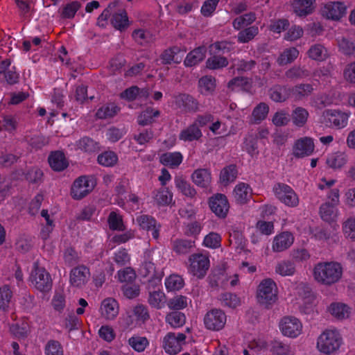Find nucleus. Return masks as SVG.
<instances>
[{"label": "nucleus", "mask_w": 355, "mask_h": 355, "mask_svg": "<svg viewBox=\"0 0 355 355\" xmlns=\"http://www.w3.org/2000/svg\"><path fill=\"white\" fill-rule=\"evenodd\" d=\"M251 189L248 184L240 182L234 188L233 196L238 204L243 205L248 202Z\"/></svg>", "instance_id": "cd10ccee"}, {"label": "nucleus", "mask_w": 355, "mask_h": 355, "mask_svg": "<svg viewBox=\"0 0 355 355\" xmlns=\"http://www.w3.org/2000/svg\"><path fill=\"white\" fill-rule=\"evenodd\" d=\"M226 320L227 317L223 311L214 309L206 313L204 318V323L207 329L212 331H219L224 327Z\"/></svg>", "instance_id": "9d476101"}, {"label": "nucleus", "mask_w": 355, "mask_h": 355, "mask_svg": "<svg viewBox=\"0 0 355 355\" xmlns=\"http://www.w3.org/2000/svg\"><path fill=\"white\" fill-rule=\"evenodd\" d=\"M46 355H63L61 345L57 340H49L45 347Z\"/></svg>", "instance_id": "774afa93"}, {"label": "nucleus", "mask_w": 355, "mask_h": 355, "mask_svg": "<svg viewBox=\"0 0 355 355\" xmlns=\"http://www.w3.org/2000/svg\"><path fill=\"white\" fill-rule=\"evenodd\" d=\"M175 187L180 192L187 197L193 198L196 191L195 189L187 182L182 177L177 176L175 178Z\"/></svg>", "instance_id": "4c0bfd02"}, {"label": "nucleus", "mask_w": 355, "mask_h": 355, "mask_svg": "<svg viewBox=\"0 0 355 355\" xmlns=\"http://www.w3.org/2000/svg\"><path fill=\"white\" fill-rule=\"evenodd\" d=\"M159 115L160 112L158 110L148 107L138 116V124L142 126L150 125L154 122V118L158 117Z\"/></svg>", "instance_id": "2f4dec72"}, {"label": "nucleus", "mask_w": 355, "mask_h": 355, "mask_svg": "<svg viewBox=\"0 0 355 355\" xmlns=\"http://www.w3.org/2000/svg\"><path fill=\"white\" fill-rule=\"evenodd\" d=\"M299 53V51L295 47L287 48L280 53L277 62L279 66L291 64L297 59Z\"/></svg>", "instance_id": "473e14b6"}, {"label": "nucleus", "mask_w": 355, "mask_h": 355, "mask_svg": "<svg viewBox=\"0 0 355 355\" xmlns=\"http://www.w3.org/2000/svg\"><path fill=\"white\" fill-rule=\"evenodd\" d=\"M227 65V59L222 56L214 55L209 58L206 61V67L209 69H219Z\"/></svg>", "instance_id": "5fc2aeb1"}, {"label": "nucleus", "mask_w": 355, "mask_h": 355, "mask_svg": "<svg viewBox=\"0 0 355 355\" xmlns=\"http://www.w3.org/2000/svg\"><path fill=\"white\" fill-rule=\"evenodd\" d=\"M209 206L216 216L226 218L230 209V204L225 195L216 193L209 198Z\"/></svg>", "instance_id": "9b49d317"}, {"label": "nucleus", "mask_w": 355, "mask_h": 355, "mask_svg": "<svg viewBox=\"0 0 355 355\" xmlns=\"http://www.w3.org/2000/svg\"><path fill=\"white\" fill-rule=\"evenodd\" d=\"M207 49L205 46H199L190 51L184 61L186 67H191L202 62L206 56Z\"/></svg>", "instance_id": "5701e85b"}, {"label": "nucleus", "mask_w": 355, "mask_h": 355, "mask_svg": "<svg viewBox=\"0 0 355 355\" xmlns=\"http://www.w3.org/2000/svg\"><path fill=\"white\" fill-rule=\"evenodd\" d=\"M269 111V107L265 103H260L257 105L252 112L254 123H259L266 119Z\"/></svg>", "instance_id": "6e6d98bb"}, {"label": "nucleus", "mask_w": 355, "mask_h": 355, "mask_svg": "<svg viewBox=\"0 0 355 355\" xmlns=\"http://www.w3.org/2000/svg\"><path fill=\"white\" fill-rule=\"evenodd\" d=\"M219 300L225 306L230 308H236L240 304L239 298L232 293H224L220 295Z\"/></svg>", "instance_id": "13d9d810"}, {"label": "nucleus", "mask_w": 355, "mask_h": 355, "mask_svg": "<svg viewBox=\"0 0 355 355\" xmlns=\"http://www.w3.org/2000/svg\"><path fill=\"white\" fill-rule=\"evenodd\" d=\"M347 7L340 1L329 2L321 8L322 15L331 20H339L346 14Z\"/></svg>", "instance_id": "ddd939ff"}, {"label": "nucleus", "mask_w": 355, "mask_h": 355, "mask_svg": "<svg viewBox=\"0 0 355 355\" xmlns=\"http://www.w3.org/2000/svg\"><path fill=\"white\" fill-rule=\"evenodd\" d=\"M166 322L173 328H179L185 324L186 316L182 312L174 311L166 315Z\"/></svg>", "instance_id": "58836bf2"}, {"label": "nucleus", "mask_w": 355, "mask_h": 355, "mask_svg": "<svg viewBox=\"0 0 355 355\" xmlns=\"http://www.w3.org/2000/svg\"><path fill=\"white\" fill-rule=\"evenodd\" d=\"M168 306L170 309L178 311L187 306V299L185 296L178 295L168 300Z\"/></svg>", "instance_id": "69168bd1"}, {"label": "nucleus", "mask_w": 355, "mask_h": 355, "mask_svg": "<svg viewBox=\"0 0 355 355\" xmlns=\"http://www.w3.org/2000/svg\"><path fill=\"white\" fill-rule=\"evenodd\" d=\"M270 351L272 355H293L290 345L278 340L271 343Z\"/></svg>", "instance_id": "3c124183"}, {"label": "nucleus", "mask_w": 355, "mask_h": 355, "mask_svg": "<svg viewBox=\"0 0 355 355\" xmlns=\"http://www.w3.org/2000/svg\"><path fill=\"white\" fill-rule=\"evenodd\" d=\"M268 94L270 98L275 102L282 103L291 96V88L286 86L276 85L271 87Z\"/></svg>", "instance_id": "b1692460"}, {"label": "nucleus", "mask_w": 355, "mask_h": 355, "mask_svg": "<svg viewBox=\"0 0 355 355\" xmlns=\"http://www.w3.org/2000/svg\"><path fill=\"white\" fill-rule=\"evenodd\" d=\"M227 87L231 90L240 88L242 90L248 91L252 87L250 80L247 77H235L229 81Z\"/></svg>", "instance_id": "c03bdc74"}, {"label": "nucleus", "mask_w": 355, "mask_h": 355, "mask_svg": "<svg viewBox=\"0 0 355 355\" xmlns=\"http://www.w3.org/2000/svg\"><path fill=\"white\" fill-rule=\"evenodd\" d=\"M175 104L184 112H196L199 109L198 101L188 94H179L175 97Z\"/></svg>", "instance_id": "2eb2a0df"}, {"label": "nucleus", "mask_w": 355, "mask_h": 355, "mask_svg": "<svg viewBox=\"0 0 355 355\" xmlns=\"http://www.w3.org/2000/svg\"><path fill=\"white\" fill-rule=\"evenodd\" d=\"M309 117L308 111L302 107H297L293 110L291 114V119L293 124L299 128L304 126Z\"/></svg>", "instance_id": "c9c22d12"}, {"label": "nucleus", "mask_w": 355, "mask_h": 355, "mask_svg": "<svg viewBox=\"0 0 355 355\" xmlns=\"http://www.w3.org/2000/svg\"><path fill=\"white\" fill-rule=\"evenodd\" d=\"M137 222L142 230L151 232L153 239L159 238L160 225L157 223L153 216L146 214L141 215L137 218Z\"/></svg>", "instance_id": "f3484780"}, {"label": "nucleus", "mask_w": 355, "mask_h": 355, "mask_svg": "<svg viewBox=\"0 0 355 355\" xmlns=\"http://www.w3.org/2000/svg\"><path fill=\"white\" fill-rule=\"evenodd\" d=\"M182 161V155L180 153H165L160 157V162L164 166L171 167L178 166Z\"/></svg>", "instance_id": "f704fd0d"}, {"label": "nucleus", "mask_w": 355, "mask_h": 355, "mask_svg": "<svg viewBox=\"0 0 355 355\" xmlns=\"http://www.w3.org/2000/svg\"><path fill=\"white\" fill-rule=\"evenodd\" d=\"M48 161L51 168L55 171H62L69 166V162L62 151L51 152Z\"/></svg>", "instance_id": "aec40b11"}, {"label": "nucleus", "mask_w": 355, "mask_h": 355, "mask_svg": "<svg viewBox=\"0 0 355 355\" xmlns=\"http://www.w3.org/2000/svg\"><path fill=\"white\" fill-rule=\"evenodd\" d=\"M275 272L282 276H291L295 272V263L288 260L282 261L277 264Z\"/></svg>", "instance_id": "de8ad7c7"}, {"label": "nucleus", "mask_w": 355, "mask_h": 355, "mask_svg": "<svg viewBox=\"0 0 355 355\" xmlns=\"http://www.w3.org/2000/svg\"><path fill=\"white\" fill-rule=\"evenodd\" d=\"M256 20V14L253 12H250L247 14L241 15L234 19L232 26L234 29L240 30L244 26L250 25Z\"/></svg>", "instance_id": "a18cd8bd"}, {"label": "nucleus", "mask_w": 355, "mask_h": 355, "mask_svg": "<svg viewBox=\"0 0 355 355\" xmlns=\"http://www.w3.org/2000/svg\"><path fill=\"white\" fill-rule=\"evenodd\" d=\"M313 87L310 84H300L291 88V96L296 100H301L302 98L311 94Z\"/></svg>", "instance_id": "a19ab883"}, {"label": "nucleus", "mask_w": 355, "mask_h": 355, "mask_svg": "<svg viewBox=\"0 0 355 355\" xmlns=\"http://www.w3.org/2000/svg\"><path fill=\"white\" fill-rule=\"evenodd\" d=\"M202 137V132L200 128L193 123L182 130L179 134V139L186 142L198 141H200Z\"/></svg>", "instance_id": "412c9836"}, {"label": "nucleus", "mask_w": 355, "mask_h": 355, "mask_svg": "<svg viewBox=\"0 0 355 355\" xmlns=\"http://www.w3.org/2000/svg\"><path fill=\"white\" fill-rule=\"evenodd\" d=\"M128 343L135 351L141 352L148 346V341L146 337L132 336L129 338Z\"/></svg>", "instance_id": "680f3d73"}, {"label": "nucleus", "mask_w": 355, "mask_h": 355, "mask_svg": "<svg viewBox=\"0 0 355 355\" xmlns=\"http://www.w3.org/2000/svg\"><path fill=\"white\" fill-rule=\"evenodd\" d=\"M341 343L342 338L336 330H327L318 338L317 347L320 352L329 354L336 351Z\"/></svg>", "instance_id": "f03ea898"}, {"label": "nucleus", "mask_w": 355, "mask_h": 355, "mask_svg": "<svg viewBox=\"0 0 355 355\" xmlns=\"http://www.w3.org/2000/svg\"><path fill=\"white\" fill-rule=\"evenodd\" d=\"M94 181L87 176L77 178L71 189V196L75 200H81L87 196L94 189Z\"/></svg>", "instance_id": "0eeeda50"}, {"label": "nucleus", "mask_w": 355, "mask_h": 355, "mask_svg": "<svg viewBox=\"0 0 355 355\" xmlns=\"http://www.w3.org/2000/svg\"><path fill=\"white\" fill-rule=\"evenodd\" d=\"M119 309L117 301L112 297L103 300L100 309L101 315L107 320L114 319L119 313Z\"/></svg>", "instance_id": "a211bd4d"}, {"label": "nucleus", "mask_w": 355, "mask_h": 355, "mask_svg": "<svg viewBox=\"0 0 355 355\" xmlns=\"http://www.w3.org/2000/svg\"><path fill=\"white\" fill-rule=\"evenodd\" d=\"M30 280L32 284L41 292H48L52 288V279L50 274L44 268L34 264V270H32Z\"/></svg>", "instance_id": "20e7f679"}, {"label": "nucleus", "mask_w": 355, "mask_h": 355, "mask_svg": "<svg viewBox=\"0 0 355 355\" xmlns=\"http://www.w3.org/2000/svg\"><path fill=\"white\" fill-rule=\"evenodd\" d=\"M238 175L237 167L235 164H230L223 168L220 173V180L225 185L234 182Z\"/></svg>", "instance_id": "72a5a7b5"}, {"label": "nucleus", "mask_w": 355, "mask_h": 355, "mask_svg": "<svg viewBox=\"0 0 355 355\" xmlns=\"http://www.w3.org/2000/svg\"><path fill=\"white\" fill-rule=\"evenodd\" d=\"M90 272L84 265L73 268L70 272V283L73 286L81 287L89 279Z\"/></svg>", "instance_id": "dca6fc26"}, {"label": "nucleus", "mask_w": 355, "mask_h": 355, "mask_svg": "<svg viewBox=\"0 0 355 355\" xmlns=\"http://www.w3.org/2000/svg\"><path fill=\"white\" fill-rule=\"evenodd\" d=\"M77 147L85 153H94L99 149L98 143L88 137L80 139L77 143Z\"/></svg>", "instance_id": "37998d69"}, {"label": "nucleus", "mask_w": 355, "mask_h": 355, "mask_svg": "<svg viewBox=\"0 0 355 355\" xmlns=\"http://www.w3.org/2000/svg\"><path fill=\"white\" fill-rule=\"evenodd\" d=\"M293 234L288 232H284L274 238L272 250L275 252H282L288 249L293 243Z\"/></svg>", "instance_id": "6ab92c4d"}, {"label": "nucleus", "mask_w": 355, "mask_h": 355, "mask_svg": "<svg viewBox=\"0 0 355 355\" xmlns=\"http://www.w3.org/2000/svg\"><path fill=\"white\" fill-rule=\"evenodd\" d=\"M315 0H293L291 6L293 12L300 17H305L311 14L314 10Z\"/></svg>", "instance_id": "4be33fe9"}, {"label": "nucleus", "mask_w": 355, "mask_h": 355, "mask_svg": "<svg viewBox=\"0 0 355 355\" xmlns=\"http://www.w3.org/2000/svg\"><path fill=\"white\" fill-rule=\"evenodd\" d=\"M307 55L310 59L320 62L325 60L329 57L327 48L321 44L311 45L307 51Z\"/></svg>", "instance_id": "c85d7f7f"}, {"label": "nucleus", "mask_w": 355, "mask_h": 355, "mask_svg": "<svg viewBox=\"0 0 355 355\" xmlns=\"http://www.w3.org/2000/svg\"><path fill=\"white\" fill-rule=\"evenodd\" d=\"M343 267L336 261L319 262L313 270L314 279L320 284L331 286L337 283L342 277Z\"/></svg>", "instance_id": "f257e3e1"}, {"label": "nucleus", "mask_w": 355, "mask_h": 355, "mask_svg": "<svg viewBox=\"0 0 355 355\" xmlns=\"http://www.w3.org/2000/svg\"><path fill=\"white\" fill-rule=\"evenodd\" d=\"M343 231L347 238L355 241V218L349 217L343 222Z\"/></svg>", "instance_id": "0e129e2a"}, {"label": "nucleus", "mask_w": 355, "mask_h": 355, "mask_svg": "<svg viewBox=\"0 0 355 355\" xmlns=\"http://www.w3.org/2000/svg\"><path fill=\"white\" fill-rule=\"evenodd\" d=\"M121 108L114 103H110L102 105L98 109L96 116L100 119H110L116 116Z\"/></svg>", "instance_id": "c756f323"}, {"label": "nucleus", "mask_w": 355, "mask_h": 355, "mask_svg": "<svg viewBox=\"0 0 355 355\" xmlns=\"http://www.w3.org/2000/svg\"><path fill=\"white\" fill-rule=\"evenodd\" d=\"M190 265L189 271L193 275L203 278L209 268V260L202 254H193L189 257Z\"/></svg>", "instance_id": "423d86ee"}, {"label": "nucleus", "mask_w": 355, "mask_h": 355, "mask_svg": "<svg viewBox=\"0 0 355 355\" xmlns=\"http://www.w3.org/2000/svg\"><path fill=\"white\" fill-rule=\"evenodd\" d=\"M276 198L289 207H295L299 205V198L293 189L289 185L276 182L272 187Z\"/></svg>", "instance_id": "7ed1b4c3"}, {"label": "nucleus", "mask_w": 355, "mask_h": 355, "mask_svg": "<svg viewBox=\"0 0 355 355\" xmlns=\"http://www.w3.org/2000/svg\"><path fill=\"white\" fill-rule=\"evenodd\" d=\"M259 33V28L252 26L241 31L237 36V40L240 43H246L252 40Z\"/></svg>", "instance_id": "864d4df0"}, {"label": "nucleus", "mask_w": 355, "mask_h": 355, "mask_svg": "<svg viewBox=\"0 0 355 355\" xmlns=\"http://www.w3.org/2000/svg\"><path fill=\"white\" fill-rule=\"evenodd\" d=\"M313 139L309 137L300 138L294 144L293 155L296 158H303L310 156L314 151Z\"/></svg>", "instance_id": "4468645a"}, {"label": "nucleus", "mask_w": 355, "mask_h": 355, "mask_svg": "<svg viewBox=\"0 0 355 355\" xmlns=\"http://www.w3.org/2000/svg\"><path fill=\"white\" fill-rule=\"evenodd\" d=\"M340 51L345 55H350L355 53V44L346 37L338 40Z\"/></svg>", "instance_id": "052dcab7"}, {"label": "nucleus", "mask_w": 355, "mask_h": 355, "mask_svg": "<svg viewBox=\"0 0 355 355\" xmlns=\"http://www.w3.org/2000/svg\"><path fill=\"white\" fill-rule=\"evenodd\" d=\"M107 221L110 228L112 230L124 231L125 230L122 217L114 211L110 214Z\"/></svg>", "instance_id": "4d7b16f0"}, {"label": "nucleus", "mask_w": 355, "mask_h": 355, "mask_svg": "<svg viewBox=\"0 0 355 355\" xmlns=\"http://www.w3.org/2000/svg\"><path fill=\"white\" fill-rule=\"evenodd\" d=\"M276 284L271 279L263 280L258 287L257 298L259 303L263 304H271L277 299Z\"/></svg>", "instance_id": "39448f33"}, {"label": "nucleus", "mask_w": 355, "mask_h": 355, "mask_svg": "<svg viewBox=\"0 0 355 355\" xmlns=\"http://www.w3.org/2000/svg\"><path fill=\"white\" fill-rule=\"evenodd\" d=\"M193 182L198 187L207 188L211 183V176L209 169L198 168L191 175Z\"/></svg>", "instance_id": "393cba45"}, {"label": "nucleus", "mask_w": 355, "mask_h": 355, "mask_svg": "<svg viewBox=\"0 0 355 355\" xmlns=\"http://www.w3.org/2000/svg\"><path fill=\"white\" fill-rule=\"evenodd\" d=\"M301 322L293 316L284 317L279 322V329L285 336L296 338L302 332Z\"/></svg>", "instance_id": "f8f14e48"}, {"label": "nucleus", "mask_w": 355, "mask_h": 355, "mask_svg": "<svg viewBox=\"0 0 355 355\" xmlns=\"http://www.w3.org/2000/svg\"><path fill=\"white\" fill-rule=\"evenodd\" d=\"M186 338L184 334H175L169 332L163 338V348L169 354H177L181 352L182 345L186 343Z\"/></svg>", "instance_id": "6e6552de"}, {"label": "nucleus", "mask_w": 355, "mask_h": 355, "mask_svg": "<svg viewBox=\"0 0 355 355\" xmlns=\"http://www.w3.org/2000/svg\"><path fill=\"white\" fill-rule=\"evenodd\" d=\"M184 282L181 276L171 275L165 280L166 288L168 291H178L184 286Z\"/></svg>", "instance_id": "603ef678"}, {"label": "nucleus", "mask_w": 355, "mask_h": 355, "mask_svg": "<svg viewBox=\"0 0 355 355\" xmlns=\"http://www.w3.org/2000/svg\"><path fill=\"white\" fill-rule=\"evenodd\" d=\"M336 205L331 204L329 202L323 203L320 207V214L322 219L327 222H330L334 216V207Z\"/></svg>", "instance_id": "e2e57ef3"}, {"label": "nucleus", "mask_w": 355, "mask_h": 355, "mask_svg": "<svg viewBox=\"0 0 355 355\" xmlns=\"http://www.w3.org/2000/svg\"><path fill=\"white\" fill-rule=\"evenodd\" d=\"M332 315L338 320H343L349 315L350 308L343 303H332L329 307Z\"/></svg>", "instance_id": "e433bc0d"}, {"label": "nucleus", "mask_w": 355, "mask_h": 355, "mask_svg": "<svg viewBox=\"0 0 355 355\" xmlns=\"http://www.w3.org/2000/svg\"><path fill=\"white\" fill-rule=\"evenodd\" d=\"M200 92L203 95L211 94L216 87V79L211 76H203L198 81Z\"/></svg>", "instance_id": "ea45409f"}, {"label": "nucleus", "mask_w": 355, "mask_h": 355, "mask_svg": "<svg viewBox=\"0 0 355 355\" xmlns=\"http://www.w3.org/2000/svg\"><path fill=\"white\" fill-rule=\"evenodd\" d=\"M243 148L251 157L258 155L257 136L249 133L245 138Z\"/></svg>", "instance_id": "79ce46f5"}, {"label": "nucleus", "mask_w": 355, "mask_h": 355, "mask_svg": "<svg viewBox=\"0 0 355 355\" xmlns=\"http://www.w3.org/2000/svg\"><path fill=\"white\" fill-rule=\"evenodd\" d=\"M81 4L77 1H71L66 4L62 9L61 17L64 19L73 18L76 12L80 8Z\"/></svg>", "instance_id": "bf43d9fd"}, {"label": "nucleus", "mask_w": 355, "mask_h": 355, "mask_svg": "<svg viewBox=\"0 0 355 355\" xmlns=\"http://www.w3.org/2000/svg\"><path fill=\"white\" fill-rule=\"evenodd\" d=\"M110 21L112 25L120 31H123L129 26L128 15L124 9H120L117 12H113Z\"/></svg>", "instance_id": "a878e982"}, {"label": "nucleus", "mask_w": 355, "mask_h": 355, "mask_svg": "<svg viewBox=\"0 0 355 355\" xmlns=\"http://www.w3.org/2000/svg\"><path fill=\"white\" fill-rule=\"evenodd\" d=\"M311 74V72L305 67L293 66L285 73L288 79H301L304 78Z\"/></svg>", "instance_id": "09e8293b"}, {"label": "nucleus", "mask_w": 355, "mask_h": 355, "mask_svg": "<svg viewBox=\"0 0 355 355\" xmlns=\"http://www.w3.org/2000/svg\"><path fill=\"white\" fill-rule=\"evenodd\" d=\"M97 161L103 166L112 167L117 163L118 156L113 151H105L98 156Z\"/></svg>", "instance_id": "8fccbe9b"}, {"label": "nucleus", "mask_w": 355, "mask_h": 355, "mask_svg": "<svg viewBox=\"0 0 355 355\" xmlns=\"http://www.w3.org/2000/svg\"><path fill=\"white\" fill-rule=\"evenodd\" d=\"M148 293V303L154 308L160 309V303L165 297L164 293L159 288H157V291H150Z\"/></svg>", "instance_id": "338daca9"}, {"label": "nucleus", "mask_w": 355, "mask_h": 355, "mask_svg": "<svg viewBox=\"0 0 355 355\" xmlns=\"http://www.w3.org/2000/svg\"><path fill=\"white\" fill-rule=\"evenodd\" d=\"M322 122L329 127L340 129L347 124V114L336 110H326L323 112Z\"/></svg>", "instance_id": "1a4fd4ad"}, {"label": "nucleus", "mask_w": 355, "mask_h": 355, "mask_svg": "<svg viewBox=\"0 0 355 355\" xmlns=\"http://www.w3.org/2000/svg\"><path fill=\"white\" fill-rule=\"evenodd\" d=\"M153 198L159 206L168 205L173 200V193L168 188L161 187L153 191Z\"/></svg>", "instance_id": "7c9ffc66"}, {"label": "nucleus", "mask_w": 355, "mask_h": 355, "mask_svg": "<svg viewBox=\"0 0 355 355\" xmlns=\"http://www.w3.org/2000/svg\"><path fill=\"white\" fill-rule=\"evenodd\" d=\"M195 241L188 239H175L172 242V249L178 254H187L193 251Z\"/></svg>", "instance_id": "bb28decb"}, {"label": "nucleus", "mask_w": 355, "mask_h": 355, "mask_svg": "<svg viewBox=\"0 0 355 355\" xmlns=\"http://www.w3.org/2000/svg\"><path fill=\"white\" fill-rule=\"evenodd\" d=\"M347 157L344 153H336L330 155L327 159V165L334 169L340 168L347 163Z\"/></svg>", "instance_id": "49530a36"}]
</instances>
